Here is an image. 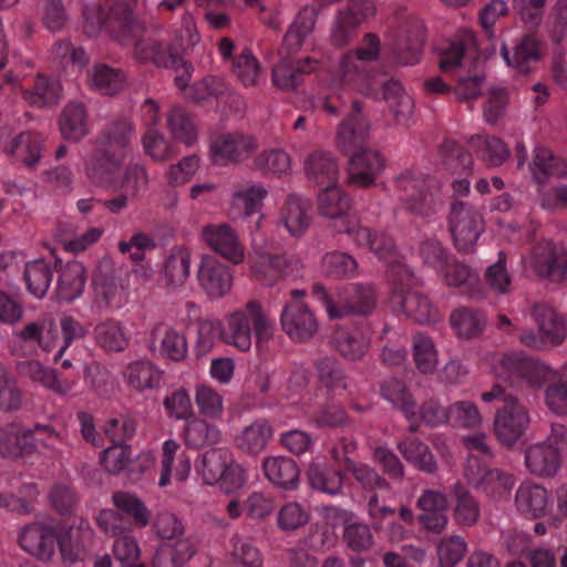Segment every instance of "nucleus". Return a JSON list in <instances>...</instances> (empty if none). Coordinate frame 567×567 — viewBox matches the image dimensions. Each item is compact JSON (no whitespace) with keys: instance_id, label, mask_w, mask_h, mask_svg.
Listing matches in <instances>:
<instances>
[{"instance_id":"nucleus-62","label":"nucleus","mask_w":567,"mask_h":567,"mask_svg":"<svg viewBox=\"0 0 567 567\" xmlns=\"http://www.w3.org/2000/svg\"><path fill=\"white\" fill-rule=\"evenodd\" d=\"M382 395L395 408L401 410L408 420H415V402L411 398V394L408 392L406 386L402 381L398 379L386 380L382 384Z\"/></svg>"},{"instance_id":"nucleus-36","label":"nucleus","mask_w":567,"mask_h":567,"mask_svg":"<svg viewBox=\"0 0 567 567\" xmlns=\"http://www.w3.org/2000/svg\"><path fill=\"white\" fill-rule=\"evenodd\" d=\"M86 269L82 262L70 260L61 266L58 278L56 296L62 301H73L84 290Z\"/></svg>"},{"instance_id":"nucleus-5","label":"nucleus","mask_w":567,"mask_h":567,"mask_svg":"<svg viewBox=\"0 0 567 567\" xmlns=\"http://www.w3.org/2000/svg\"><path fill=\"white\" fill-rule=\"evenodd\" d=\"M58 524L50 517H41L24 524L18 530L20 548L35 559L49 563L58 551Z\"/></svg>"},{"instance_id":"nucleus-8","label":"nucleus","mask_w":567,"mask_h":567,"mask_svg":"<svg viewBox=\"0 0 567 567\" xmlns=\"http://www.w3.org/2000/svg\"><path fill=\"white\" fill-rule=\"evenodd\" d=\"M400 184L405 192L404 208L421 217H430L441 206L436 183L423 175L402 176Z\"/></svg>"},{"instance_id":"nucleus-7","label":"nucleus","mask_w":567,"mask_h":567,"mask_svg":"<svg viewBox=\"0 0 567 567\" xmlns=\"http://www.w3.org/2000/svg\"><path fill=\"white\" fill-rule=\"evenodd\" d=\"M532 423L529 411L520 401H509L495 412L493 433L498 443L513 447L527 432Z\"/></svg>"},{"instance_id":"nucleus-22","label":"nucleus","mask_w":567,"mask_h":567,"mask_svg":"<svg viewBox=\"0 0 567 567\" xmlns=\"http://www.w3.org/2000/svg\"><path fill=\"white\" fill-rule=\"evenodd\" d=\"M384 167L381 155L370 148H364L352 154L349 163L350 182L357 186L369 187L380 175Z\"/></svg>"},{"instance_id":"nucleus-19","label":"nucleus","mask_w":567,"mask_h":567,"mask_svg":"<svg viewBox=\"0 0 567 567\" xmlns=\"http://www.w3.org/2000/svg\"><path fill=\"white\" fill-rule=\"evenodd\" d=\"M369 132L368 120L360 113L358 102H353V112L338 126L337 145L342 152L353 154L364 144Z\"/></svg>"},{"instance_id":"nucleus-48","label":"nucleus","mask_w":567,"mask_h":567,"mask_svg":"<svg viewBox=\"0 0 567 567\" xmlns=\"http://www.w3.org/2000/svg\"><path fill=\"white\" fill-rule=\"evenodd\" d=\"M262 554L255 542L245 536L234 535L228 550V567H262Z\"/></svg>"},{"instance_id":"nucleus-2","label":"nucleus","mask_w":567,"mask_h":567,"mask_svg":"<svg viewBox=\"0 0 567 567\" xmlns=\"http://www.w3.org/2000/svg\"><path fill=\"white\" fill-rule=\"evenodd\" d=\"M252 329L257 343L267 342L272 338L274 323L257 301H249L227 316L224 342L241 352L249 351L252 344Z\"/></svg>"},{"instance_id":"nucleus-44","label":"nucleus","mask_w":567,"mask_h":567,"mask_svg":"<svg viewBox=\"0 0 567 567\" xmlns=\"http://www.w3.org/2000/svg\"><path fill=\"white\" fill-rule=\"evenodd\" d=\"M231 457L233 455L227 450H208L197 460L195 465L196 473L205 484L215 485L225 474Z\"/></svg>"},{"instance_id":"nucleus-46","label":"nucleus","mask_w":567,"mask_h":567,"mask_svg":"<svg viewBox=\"0 0 567 567\" xmlns=\"http://www.w3.org/2000/svg\"><path fill=\"white\" fill-rule=\"evenodd\" d=\"M377 306L374 287L371 285H358L353 293L347 298L341 292L338 319L350 315L368 316Z\"/></svg>"},{"instance_id":"nucleus-27","label":"nucleus","mask_w":567,"mask_h":567,"mask_svg":"<svg viewBox=\"0 0 567 567\" xmlns=\"http://www.w3.org/2000/svg\"><path fill=\"white\" fill-rule=\"evenodd\" d=\"M272 436V425L265 419H257L239 431L234 443L241 452L258 455L266 449Z\"/></svg>"},{"instance_id":"nucleus-40","label":"nucleus","mask_w":567,"mask_h":567,"mask_svg":"<svg viewBox=\"0 0 567 567\" xmlns=\"http://www.w3.org/2000/svg\"><path fill=\"white\" fill-rule=\"evenodd\" d=\"M502 55L508 66L524 74L529 71V64L539 59V45L534 37L523 35L515 43L512 51L503 44Z\"/></svg>"},{"instance_id":"nucleus-18","label":"nucleus","mask_w":567,"mask_h":567,"mask_svg":"<svg viewBox=\"0 0 567 567\" xmlns=\"http://www.w3.org/2000/svg\"><path fill=\"white\" fill-rule=\"evenodd\" d=\"M303 171L308 182L320 189L338 185L339 164L327 151H315L307 156Z\"/></svg>"},{"instance_id":"nucleus-13","label":"nucleus","mask_w":567,"mask_h":567,"mask_svg":"<svg viewBox=\"0 0 567 567\" xmlns=\"http://www.w3.org/2000/svg\"><path fill=\"white\" fill-rule=\"evenodd\" d=\"M43 142L38 133L23 132L12 136L10 130L0 128V150L30 168L40 162Z\"/></svg>"},{"instance_id":"nucleus-11","label":"nucleus","mask_w":567,"mask_h":567,"mask_svg":"<svg viewBox=\"0 0 567 567\" xmlns=\"http://www.w3.org/2000/svg\"><path fill=\"white\" fill-rule=\"evenodd\" d=\"M258 150V142L251 134L229 132L219 135L210 145L214 163H240L249 158Z\"/></svg>"},{"instance_id":"nucleus-59","label":"nucleus","mask_w":567,"mask_h":567,"mask_svg":"<svg viewBox=\"0 0 567 567\" xmlns=\"http://www.w3.org/2000/svg\"><path fill=\"white\" fill-rule=\"evenodd\" d=\"M470 146L491 166H499L509 157L508 147L497 137L475 135Z\"/></svg>"},{"instance_id":"nucleus-6","label":"nucleus","mask_w":567,"mask_h":567,"mask_svg":"<svg viewBox=\"0 0 567 567\" xmlns=\"http://www.w3.org/2000/svg\"><path fill=\"white\" fill-rule=\"evenodd\" d=\"M449 230L456 248L468 252L484 230L483 216L474 206L464 202H454L449 216Z\"/></svg>"},{"instance_id":"nucleus-53","label":"nucleus","mask_w":567,"mask_h":567,"mask_svg":"<svg viewBox=\"0 0 567 567\" xmlns=\"http://www.w3.org/2000/svg\"><path fill=\"white\" fill-rule=\"evenodd\" d=\"M166 124L172 137L187 146L197 141V128L189 113L182 106L173 105L166 114Z\"/></svg>"},{"instance_id":"nucleus-64","label":"nucleus","mask_w":567,"mask_h":567,"mask_svg":"<svg viewBox=\"0 0 567 567\" xmlns=\"http://www.w3.org/2000/svg\"><path fill=\"white\" fill-rule=\"evenodd\" d=\"M526 264L543 277L550 276L559 266L555 254L554 245L550 241H543L535 246L526 258Z\"/></svg>"},{"instance_id":"nucleus-42","label":"nucleus","mask_w":567,"mask_h":567,"mask_svg":"<svg viewBox=\"0 0 567 567\" xmlns=\"http://www.w3.org/2000/svg\"><path fill=\"white\" fill-rule=\"evenodd\" d=\"M453 519L463 528L475 526L481 519L480 502L461 484H455L452 492Z\"/></svg>"},{"instance_id":"nucleus-60","label":"nucleus","mask_w":567,"mask_h":567,"mask_svg":"<svg viewBox=\"0 0 567 567\" xmlns=\"http://www.w3.org/2000/svg\"><path fill=\"white\" fill-rule=\"evenodd\" d=\"M52 269L44 260H33L25 264L24 280L27 288L35 298H43L51 285Z\"/></svg>"},{"instance_id":"nucleus-51","label":"nucleus","mask_w":567,"mask_h":567,"mask_svg":"<svg viewBox=\"0 0 567 567\" xmlns=\"http://www.w3.org/2000/svg\"><path fill=\"white\" fill-rule=\"evenodd\" d=\"M112 502L124 517L137 527H145L151 522V512L135 494L124 491L113 493Z\"/></svg>"},{"instance_id":"nucleus-12","label":"nucleus","mask_w":567,"mask_h":567,"mask_svg":"<svg viewBox=\"0 0 567 567\" xmlns=\"http://www.w3.org/2000/svg\"><path fill=\"white\" fill-rule=\"evenodd\" d=\"M318 202L320 214L332 219L336 231L348 234L354 230L359 219L350 213L349 199L338 185L321 189Z\"/></svg>"},{"instance_id":"nucleus-17","label":"nucleus","mask_w":567,"mask_h":567,"mask_svg":"<svg viewBox=\"0 0 567 567\" xmlns=\"http://www.w3.org/2000/svg\"><path fill=\"white\" fill-rule=\"evenodd\" d=\"M553 499L545 486L530 481L519 484L515 494L517 512L528 518H540L550 513Z\"/></svg>"},{"instance_id":"nucleus-4","label":"nucleus","mask_w":567,"mask_h":567,"mask_svg":"<svg viewBox=\"0 0 567 567\" xmlns=\"http://www.w3.org/2000/svg\"><path fill=\"white\" fill-rule=\"evenodd\" d=\"M379 39L373 34H367L364 45L355 53L346 54L339 64L341 85L351 91L368 95L377 85L375 75L365 70V63L378 59Z\"/></svg>"},{"instance_id":"nucleus-34","label":"nucleus","mask_w":567,"mask_h":567,"mask_svg":"<svg viewBox=\"0 0 567 567\" xmlns=\"http://www.w3.org/2000/svg\"><path fill=\"white\" fill-rule=\"evenodd\" d=\"M370 331L367 328H340L334 333V348L346 359H362L370 348Z\"/></svg>"},{"instance_id":"nucleus-1","label":"nucleus","mask_w":567,"mask_h":567,"mask_svg":"<svg viewBox=\"0 0 567 567\" xmlns=\"http://www.w3.org/2000/svg\"><path fill=\"white\" fill-rule=\"evenodd\" d=\"M133 131V124L127 118L113 122L96 140L95 151L85 163L86 175L93 183L121 188L132 197L148 187V176L143 165H131L121 175V167L131 153Z\"/></svg>"},{"instance_id":"nucleus-54","label":"nucleus","mask_w":567,"mask_h":567,"mask_svg":"<svg viewBox=\"0 0 567 567\" xmlns=\"http://www.w3.org/2000/svg\"><path fill=\"white\" fill-rule=\"evenodd\" d=\"M194 401L198 414L204 419L218 421L224 415V396L213 386L199 383L195 386Z\"/></svg>"},{"instance_id":"nucleus-35","label":"nucleus","mask_w":567,"mask_h":567,"mask_svg":"<svg viewBox=\"0 0 567 567\" xmlns=\"http://www.w3.org/2000/svg\"><path fill=\"white\" fill-rule=\"evenodd\" d=\"M266 478L284 489H295L299 483V467L287 456H268L262 461Z\"/></svg>"},{"instance_id":"nucleus-26","label":"nucleus","mask_w":567,"mask_h":567,"mask_svg":"<svg viewBox=\"0 0 567 567\" xmlns=\"http://www.w3.org/2000/svg\"><path fill=\"white\" fill-rule=\"evenodd\" d=\"M154 342L158 343V353L162 358L182 362L188 355V343L184 332L165 324H157L152 331Z\"/></svg>"},{"instance_id":"nucleus-14","label":"nucleus","mask_w":567,"mask_h":567,"mask_svg":"<svg viewBox=\"0 0 567 567\" xmlns=\"http://www.w3.org/2000/svg\"><path fill=\"white\" fill-rule=\"evenodd\" d=\"M280 322L287 336L298 342L311 339L319 328L313 312L301 301L287 303L281 312Z\"/></svg>"},{"instance_id":"nucleus-10","label":"nucleus","mask_w":567,"mask_h":567,"mask_svg":"<svg viewBox=\"0 0 567 567\" xmlns=\"http://www.w3.org/2000/svg\"><path fill=\"white\" fill-rule=\"evenodd\" d=\"M92 282L95 298L100 305L118 309L126 302L125 286L111 258L104 257L99 261L93 272Z\"/></svg>"},{"instance_id":"nucleus-28","label":"nucleus","mask_w":567,"mask_h":567,"mask_svg":"<svg viewBox=\"0 0 567 567\" xmlns=\"http://www.w3.org/2000/svg\"><path fill=\"white\" fill-rule=\"evenodd\" d=\"M33 442L38 445L37 452L54 461L61 460L71 447L68 431H58L51 424L37 423L33 426Z\"/></svg>"},{"instance_id":"nucleus-61","label":"nucleus","mask_w":567,"mask_h":567,"mask_svg":"<svg viewBox=\"0 0 567 567\" xmlns=\"http://www.w3.org/2000/svg\"><path fill=\"white\" fill-rule=\"evenodd\" d=\"M90 85L101 94L112 95L122 90L124 75L105 64L95 65L89 73Z\"/></svg>"},{"instance_id":"nucleus-25","label":"nucleus","mask_w":567,"mask_h":567,"mask_svg":"<svg viewBox=\"0 0 567 567\" xmlns=\"http://www.w3.org/2000/svg\"><path fill=\"white\" fill-rule=\"evenodd\" d=\"M281 60L272 70V83L280 90H292L302 81L305 73L315 70L317 62L306 58L305 60L292 61L280 49Z\"/></svg>"},{"instance_id":"nucleus-15","label":"nucleus","mask_w":567,"mask_h":567,"mask_svg":"<svg viewBox=\"0 0 567 567\" xmlns=\"http://www.w3.org/2000/svg\"><path fill=\"white\" fill-rule=\"evenodd\" d=\"M203 238L207 246L227 259L238 265L245 259V248L237 233L228 224H210L203 228Z\"/></svg>"},{"instance_id":"nucleus-63","label":"nucleus","mask_w":567,"mask_h":567,"mask_svg":"<svg viewBox=\"0 0 567 567\" xmlns=\"http://www.w3.org/2000/svg\"><path fill=\"white\" fill-rule=\"evenodd\" d=\"M528 359L522 353L495 354L493 357L494 374L498 379L514 383L516 379L523 378Z\"/></svg>"},{"instance_id":"nucleus-41","label":"nucleus","mask_w":567,"mask_h":567,"mask_svg":"<svg viewBox=\"0 0 567 567\" xmlns=\"http://www.w3.org/2000/svg\"><path fill=\"white\" fill-rule=\"evenodd\" d=\"M134 55L142 62H153L162 68H178L184 65V60L172 52L169 45L153 39H142L136 42Z\"/></svg>"},{"instance_id":"nucleus-20","label":"nucleus","mask_w":567,"mask_h":567,"mask_svg":"<svg viewBox=\"0 0 567 567\" xmlns=\"http://www.w3.org/2000/svg\"><path fill=\"white\" fill-rule=\"evenodd\" d=\"M17 369L22 377L41 384L59 395H66L76 384L75 380L62 378L56 370L44 367L37 360L19 362Z\"/></svg>"},{"instance_id":"nucleus-16","label":"nucleus","mask_w":567,"mask_h":567,"mask_svg":"<svg viewBox=\"0 0 567 567\" xmlns=\"http://www.w3.org/2000/svg\"><path fill=\"white\" fill-rule=\"evenodd\" d=\"M197 280L210 299L225 297L233 287L230 269L213 256H204L197 270Z\"/></svg>"},{"instance_id":"nucleus-45","label":"nucleus","mask_w":567,"mask_h":567,"mask_svg":"<svg viewBox=\"0 0 567 567\" xmlns=\"http://www.w3.org/2000/svg\"><path fill=\"white\" fill-rule=\"evenodd\" d=\"M306 478L313 489L329 495L340 494L343 487L341 473L323 462L311 461Z\"/></svg>"},{"instance_id":"nucleus-33","label":"nucleus","mask_w":567,"mask_h":567,"mask_svg":"<svg viewBox=\"0 0 567 567\" xmlns=\"http://www.w3.org/2000/svg\"><path fill=\"white\" fill-rule=\"evenodd\" d=\"M424 34L423 22L417 19L412 20L396 43L395 55L398 63L413 65L420 61Z\"/></svg>"},{"instance_id":"nucleus-37","label":"nucleus","mask_w":567,"mask_h":567,"mask_svg":"<svg viewBox=\"0 0 567 567\" xmlns=\"http://www.w3.org/2000/svg\"><path fill=\"white\" fill-rule=\"evenodd\" d=\"M318 10L307 6L300 10L291 27L287 31L282 51L287 55L296 54L302 47L305 39L313 31Z\"/></svg>"},{"instance_id":"nucleus-39","label":"nucleus","mask_w":567,"mask_h":567,"mask_svg":"<svg viewBox=\"0 0 567 567\" xmlns=\"http://www.w3.org/2000/svg\"><path fill=\"white\" fill-rule=\"evenodd\" d=\"M197 546L190 538L161 545L152 560L153 567H183L196 554Z\"/></svg>"},{"instance_id":"nucleus-3","label":"nucleus","mask_w":567,"mask_h":567,"mask_svg":"<svg viewBox=\"0 0 567 567\" xmlns=\"http://www.w3.org/2000/svg\"><path fill=\"white\" fill-rule=\"evenodd\" d=\"M567 444V427L553 423L545 440L528 444L524 450L526 471L539 478L557 475L563 464L561 451Z\"/></svg>"},{"instance_id":"nucleus-29","label":"nucleus","mask_w":567,"mask_h":567,"mask_svg":"<svg viewBox=\"0 0 567 567\" xmlns=\"http://www.w3.org/2000/svg\"><path fill=\"white\" fill-rule=\"evenodd\" d=\"M92 536V530L85 526H62L58 524V549L64 563L73 564L84 554L86 540Z\"/></svg>"},{"instance_id":"nucleus-49","label":"nucleus","mask_w":567,"mask_h":567,"mask_svg":"<svg viewBox=\"0 0 567 567\" xmlns=\"http://www.w3.org/2000/svg\"><path fill=\"white\" fill-rule=\"evenodd\" d=\"M94 339L99 347L106 352H122L130 343V338L121 322L107 319L94 328Z\"/></svg>"},{"instance_id":"nucleus-32","label":"nucleus","mask_w":567,"mask_h":567,"mask_svg":"<svg viewBox=\"0 0 567 567\" xmlns=\"http://www.w3.org/2000/svg\"><path fill=\"white\" fill-rule=\"evenodd\" d=\"M310 205L298 195H290L282 205L280 224L292 237H301L310 226Z\"/></svg>"},{"instance_id":"nucleus-38","label":"nucleus","mask_w":567,"mask_h":567,"mask_svg":"<svg viewBox=\"0 0 567 567\" xmlns=\"http://www.w3.org/2000/svg\"><path fill=\"white\" fill-rule=\"evenodd\" d=\"M532 317L546 342L557 346L565 340L566 322L553 308L545 303H537L532 309Z\"/></svg>"},{"instance_id":"nucleus-23","label":"nucleus","mask_w":567,"mask_h":567,"mask_svg":"<svg viewBox=\"0 0 567 567\" xmlns=\"http://www.w3.org/2000/svg\"><path fill=\"white\" fill-rule=\"evenodd\" d=\"M38 451L33 442V427L11 423L0 429V454L6 457H20Z\"/></svg>"},{"instance_id":"nucleus-47","label":"nucleus","mask_w":567,"mask_h":567,"mask_svg":"<svg viewBox=\"0 0 567 567\" xmlns=\"http://www.w3.org/2000/svg\"><path fill=\"white\" fill-rule=\"evenodd\" d=\"M62 97V86L53 78L38 75L31 89L23 91V99L30 106L47 107L56 105Z\"/></svg>"},{"instance_id":"nucleus-21","label":"nucleus","mask_w":567,"mask_h":567,"mask_svg":"<svg viewBox=\"0 0 567 567\" xmlns=\"http://www.w3.org/2000/svg\"><path fill=\"white\" fill-rule=\"evenodd\" d=\"M249 264L257 280L265 286H272L292 271V262L284 255H271L266 251H256Z\"/></svg>"},{"instance_id":"nucleus-58","label":"nucleus","mask_w":567,"mask_h":567,"mask_svg":"<svg viewBox=\"0 0 567 567\" xmlns=\"http://www.w3.org/2000/svg\"><path fill=\"white\" fill-rule=\"evenodd\" d=\"M450 322L460 337L473 338L484 330L486 319L485 316L476 309L458 308L451 313Z\"/></svg>"},{"instance_id":"nucleus-9","label":"nucleus","mask_w":567,"mask_h":567,"mask_svg":"<svg viewBox=\"0 0 567 567\" xmlns=\"http://www.w3.org/2000/svg\"><path fill=\"white\" fill-rule=\"evenodd\" d=\"M390 302L393 309L421 324L436 323L441 319L439 310L426 296L403 282L394 284Z\"/></svg>"},{"instance_id":"nucleus-55","label":"nucleus","mask_w":567,"mask_h":567,"mask_svg":"<svg viewBox=\"0 0 567 567\" xmlns=\"http://www.w3.org/2000/svg\"><path fill=\"white\" fill-rule=\"evenodd\" d=\"M60 131L64 138L79 141L87 134L86 112L82 104H68L60 116Z\"/></svg>"},{"instance_id":"nucleus-43","label":"nucleus","mask_w":567,"mask_h":567,"mask_svg":"<svg viewBox=\"0 0 567 567\" xmlns=\"http://www.w3.org/2000/svg\"><path fill=\"white\" fill-rule=\"evenodd\" d=\"M347 235H349L358 246L369 249L379 259H390L395 255L396 248L391 237L382 231H373L367 227H362L359 221L354 226V230L349 231Z\"/></svg>"},{"instance_id":"nucleus-56","label":"nucleus","mask_w":567,"mask_h":567,"mask_svg":"<svg viewBox=\"0 0 567 567\" xmlns=\"http://www.w3.org/2000/svg\"><path fill=\"white\" fill-rule=\"evenodd\" d=\"M383 94L389 107L399 123H405L413 113V100L395 80H389L383 85Z\"/></svg>"},{"instance_id":"nucleus-57","label":"nucleus","mask_w":567,"mask_h":567,"mask_svg":"<svg viewBox=\"0 0 567 567\" xmlns=\"http://www.w3.org/2000/svg\"><path fill=\"white\" fill-rule=\"evenodd\" d=\"M398 450L403 457L417 470L434 473L437 468L436 461L429 446L419 439H408L398 444Z\"/></svg>"},{"instance_id":"nucleus-30","label":"nucleus","mask_w":567,"mask_h":567,"mask_svg":"<svg viewBox=\"0 0 567 567\" xmlns=\"http://www.w3.org/2000/svg\"><path fill=\"white\" fill-rule=\"evenodd\" d=\"M192 254L185 247H174L164 261L161 281L168 289L183 287L190 275Z\"/></svg>"},{"instance_id":"nucleus-52","label":"nucleus","mask_w":567,"mask_h":567,"mask_svg":"<svg viewBox=\"0 0 567 567\" xmlns=\"http://www.w3.org/2000/svg\"><path fill=\"white\" fill-rule=\"evenodd\" d=\"M268 192L261 184H247L236 187L233 193V205L241 209L246 216L259 214L256 227H259V223L264 215L260 214L264 199Z\"/></svg>"},{"instance_id":"nucleus-50","label":"nucleus","mask_w":567,"mask_h":567,"mask_svg":"<svg viewBox=\"0 0 567 567\" xmlns=\"http://www.w3.org/2000/svg\"><path fill=\"white\" fill-rule=\"evenodd\" d=\"M207 419H192L185 424L184 440L193 449H200L208 445H216L223 441V433L219 427L210 424Z\"/></svg>"},{"instance_id":"nucleus-31","label":"nucleus","mask_w":567,"mask_h":567,"mask_svg":"<svg viewBox=\"0 0 567 567\" xmlns=\"http://www.w3.org/2000/svg\"><path fill=\"white\" fill-rule=\"evenodd\" d=\"M125 384L136 392L153 390L162 381V371L148 359H140L130 362L123 370Z\"/></svg>"},{"instance_id":"nucleus-24","label":"nucleus","mask_w":567,"mask_h":567,"mask_svg":"<svg viewBox=\"0 0 567 567\" xmlns=\"http://www.w3.org/2000/svg\"><path fill=\"white\" fill-rule=\"evenodd\" d=\"M162 473L158 485L165 487L171 482L173 471L178 481L184 482L188 478L192 468L190 457L183 451L175 440H166L162 446Z\"/></svg>"}]
</instances>
